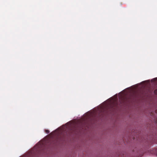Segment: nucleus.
I'll list each match as a JSON object with an SVG mask.
<instances>
[{"mask_svg": "<svg viewBox=\"0 0 157 157\" xmlns=\"http://www.w3.org/2000/svg\"><path fill=\"white\" fill-rule=\"evenodd\" d=\"M154 92L155 94H157V90H154Z\"/></svg>", "mask_w": 157, "mask_h": 157, "instance_id": "nucleus-2", "label": "nucleus"}, {"mask_svg": "<svg viewBox=\"0 0 157 157\" xmlns=\"http://www.w3.org/2000/svg\"><path fill=\"white\" fill-rule=\"evenodd\" d=\"M45 132H46V133H47V134H48L50 132L48 130H45Z\"/></svg>", "mask_w": 157, "mask_h": 157, "instance_id": "nucleus-1", "label": "nucleus"}]
</instances>
